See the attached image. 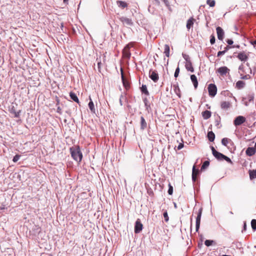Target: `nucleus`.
Segmentation results:
<instances>
[{"label":"nucleus","instance_id":"nucleus-1","mask_svg":"<svg viewBox=\"0 0 256 256\" xmlns=\"http://www.w3.org/2000/svg\"><path fill=\"white\" fill-rule=\"evenodd\" d=\"M70 152L72 158L77 162H80L82 158V154L79 146L70 148Z\"/></svg>","mask_w":256,"mask_h":256},{"label":"nucleus","instance_id":"nucleus-2","mask_svg":"<svg viewBox=\"0 0 256 256\" xmlns=\"http://www.w3.org/2000/svg\"><path fill=\"white\" fill-rule=\"evenodd\" d=\"M202 208L201 207L199 208L197 216L196 218V232H198L200 229V220L202 217Z\"/></svg>","mask_w":256,"mask_h":256},{"label":"nucleus","instance_id":"nucleus-3","mask_svg":"<svg viewBox=\"0 0 256 256\" xmlns=\"http://www.w3.org/2000/svg\"><path fill=\"white\" fill-rule=\"evenodd\" d=\"M208 92L209 96L211 97H214L217 92V88L215 84H210L208 86Z\"/></svg>","mask_w":256,"mask_h":256},{"label":"nucleus","instance_id":"nucleus-4","mask_svg":"<svg viewBox=\"0 0 256 256\" xmlns=\"http://www.w3.org/2000/svg\"><path fill=\"white\" fill-rule=\"evenodd\" d=\"M149 78L154 82H156L158 79L159 76L156 70H153L152 69L149 72Z\"/></svg>","mask_w":256,"mask_h":256},{"label":"nucleus","instance_id":"nucleus-5","mask_svg":"<svg viewBox=\"0 0 256 256\" xmlns=\"http://www.w3.org/2000/svg\"><path fill=\"white\" fill-rule=\"evenodd\" d=\"M246 118L242 116H236L234 120V124L236 126H239L245 122Z\"/></svg>","mask_w":256,"mask_h":256},{"label":"nucleus","instance_id":"nucleus-6","mask_svg":"<svg viewBox=\"0 0 256 256\" xmlns=\"http://www.w3.org/2000/svg\"><path fill=\"white\" fill-rule=\"evenodd\" d=\"M143 228V225L140 219H137L134 224V232L136 234L140 233Z\"/></svg>","mask_w":256,"mask_h":256},{"label":"nucleus","instance_id":"nucleus-7","mask_svg":"<svg viewBox=\"0 0 256 256\" xmlns=\"http://www.w3.org/2000/svg\"><path fill=\"white\" fill-rule=\"evenodd\" d=\"M120 72H121V78H122V82L123 86L126 88L128 89V88H130V82L128 81V80H126L124 76V72H123V70H122V68H120Z\"/></svg>","mask_w":256,"mask_h":256},{"label":"nucleus","instance_id":"nucleus-8","mask_svg":"<svg viewBox=\"0 0 256 256\" xmlns=\"http://www.w3.org/2000/svg\"><path fill=\"white\" fill-rule=\"evenodd\" d=\"M254 94H248L246 97L244 98H242V101L244 102L245 106H248V102H254Z\"/></svg>","mask_w":256,"mask_h":256},{"label":"nucleus","instance_id":"nucleus-9","mask_svg":"<svg viewBox=\"0 0 256 256\" xmlns=\"http://www.w3.org/2000/svg\"><path fill=\"white\" fill-rule=\"evenodd\" d=\"M130 47L128 44L122 50V55L125 58L129 59L131 56V53L130 51Z\"/></svg>","mask_w":256,"mask_h":256},{"label":"nucleus","instance_id":"nucleus-10","mask_svg":"<svg viewBox=\"0 0 256 256\" xmlns=\"http://www.w3.org/2000/svg\"><path fill=\"white\" fill-rule=\"evenodd\" d=\"M119 20L124 25H127L129 26H132L133 25V22L132 19L130 18L124 16H122L119 18Z\"/></svg>","mask_w":256,"mask_h":256},{"label":"nucleus","instance_id":"nucleus-11","mask_svg":"<svg viewBox=\"0 0 256 256\" xmlns=\"http://www.w3.org/2000/svg\"><path fill=\"white\" fill-rule=\"evenodd\" d=\"M200 174V170L196 168V166L194 165L192 167V180L193 182H196L197 180V177Z\"/></svg>","mask_w":256,"mask_h":256},{"label":"nucleus","instance_id":"nucleus-12","mask_svg":"<svg viewBox=\"0 0 256 256\" xmlns=\"http://www.w3.org/2000/svg\"><path fill=\"white\" fill-rule=\"evenodd\" d=\"M236 57L239 60L244 62L247 61L248 58V56L244 52H242L238 53Z\"/></svg>","mask_w":256,"mask_h":256},{"label":"nucleus","instance_id":"nucleus-13","mask_svg":"<svg viewBox=\"0 0 256 256\" xmlns=\"http://www.w3.org/2000/svg\"><path fill=\"white\" fill-rule=\"evenodd\" d=\"M216 33L218 35V38L219 40H222L224 37V31L223 29L220 27L218 26L216 28Z\"/></svg>","mask_w":256,"mask_h":256},{"label":"nucleus","instance_id":"nucleus-14","mask_svg":"<svg viewBox=\"0 0 256 256\" xmlns=\"http://www.w3.org/2000/svg\"><path fill=\"white\" fill-rule=\"evenodd\" d=\"M142 100L144 104V106L146 108V110L148 112H150V111H151V106H150V103L148 100V98L146 97H144L142 98Z\"/></svg>","mask_w":256,"mask_h":256},{"label":"nucleus","instance_id":"nucleus-15","mask_svg":"<svg viewBox=\"0 0 256 256\" xmlns=\"http://www.w3.org/2000/svg\"><path fill=\"white\" fill-rule=\"evenodd\" d=\"M230 71V70L225 66H221L218 69V72L222 76H224Z\"/></svg>","mask_w":256,"mask_h":256},{"label":"nucleus","instance_id":"nucleus-16","mask_svg":"<svg viewBox=\"0 0 256 256\" xmlns=\"http://www.w3.org/2000/svg\"><path fill=\"white\" fill-rule=\"evenodd\" d=\"M9 111L10 114H14V118H18L20 117L21 110H20L18 112H16V108L14 106H12V107L10 108Z\"/></svg>","mask_w":256,"mask_h":256},{"label":"nucleus","instance_id":"nucleus-17","mask_svg":"<svg viewBox=\"0 0 256 256\" xmlns=\"http://www.w3.org/2000/svg\"><path fill=\"white\" fill-rule=\"evenodd\" d=\"M256 152V148L254 147H248L247 148L246 151V154L249 156H252Z\"/></svg>","mask_w":256,"mask_h":256},{"label":"nucleus","instance_id":"nucleus-18","mask_svg":"<svg viewBox=\"0 0 256 256\" xmlns=\"http://www.w3.org/2000/svg\"><path fill=\"white\" fill-rule=\"evenodd\" d=\"M140 128L141 130H144L147 128V123L144 118V116H142L140 117Z\"/></svg>","mask_w":256,"mask_h":256},{"label":"nucleus","instance_id":"nucleus-19","mask_svg":"<svg viewBox=\"0 0 256 256\" xmlns=\"http://www.w3.org/2000/svg\"><path fill=\"white\" fill-rule=\"evenodd\" d=\"M89 98H90V102L88 104V108L92 113L96 114V109L94 108V102H92V100L91 99L90 96H89Z\"/></svg>","mask_w":256,"mask_h":256},{"label":"nucleus","instance_id":"nucleus-20","mask_svg":"<svg viewBox=\"0 0 256 256\" xmlns=\"http://www.w3.org/2000/svg\"><path fill=\"white\" fill-rule=\"evenodd\" d=\"M231 104L228 102H222L220 104V107L222 109L224 110H227L230 108Z\"/></svg>","mask_w":256,"mask_h":256},{"label":"nucleus","instance_id":"nucleus-21","mask_svg":"<svg viewBox=\"0 0 256 256\" xmlns=\"http://www.w3.org/2000/svg\"><path fill=\"white\" fill-rule=\"evenodd\" d=\"M174 88V90L175 92V94L179 97L180 98V90L179 88L178 85V82H176V84H174L173 85Z\"/></svg>","mask_w":256,"mask_h":256},{"label":"nucleus","instance_id":"nucleus-22","mask_svg":"<svg viewBox=\"0 0 256 256\" xmlns=\"http://www.w3.org/2000/svg\"><path fill=\"white\" fill-rule=\"evenodd\" d=\"M185 67L188 71H190L192 72H194V68L192 66L191 60L186 63Z\"/></svg>","mask_w":256,"mask_h":256},{"label":"nucleus","instance_id":"nucleus-23","mask_svg":"<svg viewBox=\"0 0 256 256\" xmlns=\"http://www.w3.org/2000/svg\"><path fill=\"white\" fill-rule=\"evenodd\" d=\"M214 116H215V119H214L215 125L218 128H220L221 126L220 117L218 114H216V115H215Z\"/></svg>","mask_w":256,"mask_h":256},{"label":"nucleus","instance_id":"nucleus-24","mask_svg":"<svg viewBox=\"0 0 256 256\" xmlns=\"http://www.w3.org/2000/svg\"><path fill=\"white\" fill-rule=\"evenodd\" d=\"M140 90L142 94H144L145 95L148 96L150 95V93L148 90L147 89V86L146 84H142V86L140 88Z\"/></svg>","mask_w":256,"mask_h":256},{"label":"nucleus","instance_id":"nucleus-25","mask_svg":"<svg viewBox=\"0 0 256 256\" xmlns=\"http://www.w3.org/2000/svg\"><path fill=\"white\" fill-rule=\"evenodd\" d=\"M190 80L194 84L195 88H196L198 86V81L196 76L194 74L190 76Z\"/></svg>","mask_w":256,"mask_h":256},{"label":"nucleus","instance_id":"nucleus-26","mask_svg":"<svg viewBox=\"0 0 256 256\" xmlns=\"http://www.w3.org/2000/svg\"><path fill=\"white\" fill-rule=\"evenodd\" d=\"M202 116L204 120H208L209 118L212 115V113L210 111L206 110L202 112Z\"/></svg>","mask_w":256,"mask_h":256},{"label":"nucleus","instance_id":"nucleus-27","mask_svg":"<svg viewBox=\"0 0 256 256\" xmlns=\"http://www.w3.org/2000/svg\"><path fill=\"white\" fill-rule=\"evenodd\" d=\"M207 136L210 142H212L215 139V134L212 131H209L208 132Z\"/></svg>","mask_w":256,"mask_h":256},{"label":"nucleus","instance_id":"nucleus-28","mask_svg":"<svg viewBox=\"0 0 256 256\" xmlns=\"http://www.w3.org/2000/svg\"><path fill=\"white\" fill-rule=\"evenodd\" d=\"M70 96L72 100L74 102H76L78 104H80L79 100L76 96V94L74 92H70Z\"/></svg>","mask_w":256,"mask_h":256},{"label":"nucleus","instance_id":"nucleus-29","mask_svg":"<svg viewBox=\"0 0 256 256\" xmlns=\"http://www.w3.org/2000/svg\"><path fill=\"white\" fill-rule=\"evenodd\" d=\"M224 155V154L218 151L216 152H214L213 154V156L218 160H222Z\"/></svg>","mask_w":256,"mask_h":256},{"label":"nucleus","instance_id":"nucleus-30","mask_svg":"<svg viewBox=\"0 0 256 256\" xmlns=\"http://www.w3.org/2000/svg\"><path fill=\"white\" fill-rule=\"evenodd\" d=\"M118 6L122 8H124L128 6V4L124 1L118 0L116 2Z\"/></svg>","mask_w":256,"mask_h":256},{"label":"nucleus","instance_id":"nucleus-31","mask_svg":"<svg viewBox=\"0 0 256 256\" xmlns=\"http://www.w3.org/2000/svg\"><path fill=\"white\" fill-rule=\"evenodd\" d=\"M248 173L250 180L256 178V170H249Z\"/></svg>","mask_w":256,"mask_h":256},{"label":"nucleus","instance_id":"nucleus-32","mask_svg":"<svg viewBox=\"0 0 256 256\" xmlns=\"http://www.w3.org/2000/svg\"><path fill=\"white\" fill-rule=\"evenodd\" d=\"M194 21V19L192 18H191L188 20L186 23V28L188 29H190V28L193 26Z\"/></svg>","mask_w":256,"mask_h":256},{"label":"nucleus","instance_id":"nucleus-33","mask_svg":"<svg viewBox=\"0 0 256 256\" xmlns=\"http://www.w3.org/2000/svg\"><path fill=\"white\" fill-rule=\"evenodd\" d=\"M245 85V82L242 80H238L236 83V87L238 89L242 88Z\"/></svg>","mask_w":256,"mask_h":256},{"label":"nucleus","instance_id":"nucleus-34","mask_svg":"<svg viewBox=\"0 0 256 256\" xmlns=\"http://www.w3.org/2000/svg\"><path fill=\"white\" fill-rule=\"evenodd\" d=\"M216 244V242L214 240H206L204 242V244L206 246H212V244Z\"/></svg>","mask_w":256,"mask_h":256},{"label":"nucleus","instance_id":"nucleus-35","mask_svg":"<svg viewBox=\"0 0 256 256\" xmlns=\"http://www.w3.org/2000/svg\"><path fill=\"white\" fill-rule=\"evenodd\" d=\"M170 49L169 46L168 44H166L164 45V53L165 54V55L166 56H167V57L170 56Z\"/></svg>","mask_w":256,"mask_h":256},{"label":"nucleus","instance_id":"nucleus-36","mask_svg":"<svg viewBox=\"0 0 256 256\" xmlns=\"http://www.w3.org/2000/svg\"><path fill=\"white\" fill-rule=\"evenodd\" d=\"M210 165V162L208 160H206L204 162L201 167V170H204L206 169Z\"/></svg>","mask_w":256,"mask_h":256},{"label":"nucleus","instance_id":"nucleus-37","mask_svg":"<svg viewBox=\"0 0 256 256\" xmlns=\"http://www.w3.org/2000/svg\"><path fill=\"white\" fill-rule=\"evenodd\" d=\"M230 141H231L230 139L226 138H224L222 140V145L224 146H227L228 144Z\"/></svg>","mask_w":256,"mask_h":256},{"label":"nucleus","instance_id":"nucleus-38","mask_svg":"<svg viewBox=\"0 0 256 256\" xmlns=\"http://www.w3.org/2000/svg\"><path fill=\"white\" fill-rule=\"evenodd\" d=\"M206 2L210 7H214L216 4V2L214 0H206Z\"/></svg>","mask_w":256,"mask_h":256},{"label":"nucleus","instance_id":"nucleus-39","mask_svg":"<svg viewBox=\"0 0 256 256\" xmlns=\"http://www.w3.org/2000/svg\"><path fill=\"white\" fill-rule=\"evenodd\" d=\"M251 226L253 231H255L256 230V220L252 219L251 221Z\"/></svg>","mask_w":256,"mask_h":256},{"label":"nucleus","instance_id":"nucleus-40","mask_svg":"<svg viewBox=\"0 0 256 256\" xmlns=\"http://www.w3.org/2000/svg\"><path fill=\"white\" fill-rule=\"evenodd\" d=\"M168 192L170 195H172L173 194V187L170 183L168 184Z\"/></svg>","mask_w":256,"mask_h":256},{"label":"nucleus","instance_id":"nucleus-41","mask_svg":"<svg viewBox=\"0 0 256 256\" xmlns=\"http://www.w3.org/2000/svg\"><path fill=\"white\" fill-rule=\"evenodd\" d=\"M182 56L183 58L186 61V62L190 61V58L188 55L182 53Z\"/></svg>","mask_w":256,"mask_h":256},{"label":"nucleus","instance_id":"nucleus-42","mask_svg":"<svg viewBox=\"0 0 256 256\" xmlns=\"http://www.w3.org/2000/svg\"><path fill=\"white\" fill-rule=\"evenodd\" d=\"M164 218L166 222H168L169 220L168 214L166 210L163 214Z\"/></svg>","mask_w":256,"mask_h":256},{"label":"nucleus","instance_id":"nucleus-43","mask_svg":"<svg viewBox=\"0 0 256 256\" xmlns=\"http://www.w3.org/2000/svg\"><path fill=\"white\" fill-rule=\"evenodd\" d=\"M20 156L19 155V154H16V156H14L12 158V161L14 162H17L20 158Z\"/></svg>","mask_w":256,"mask_h":256},{"label":"nucleus","instance_id":"nucleus-44","mask_svg":"<svg viewBox=\"0 0 256 256\" xmlns=\"http://www.w3.org/2000/svg\"><path fill=\"white\" fill-rule=\"evenodd\" d=\"M215 36L213 34L211 35L210 36V43L211 44H214L215 43Z\"/></svg>","mask_w":256,"mask_h":256},{"label":"nucleus","instance_id":"nucleus-45","mask_svg":"<svg viewBox=\"0 0 256 256\" xmlns=\"http://www.w3.org/2000/svg\"><path fill=\"white\" fill-rule=\"evenodd\" d=\"M180 69L179 68L178 66L176 70H175V72H174V76L176 78L178 76V74H179V73H180Z\"/></svg>","mask_w":256,"mask_h":256},{"label":"nucleus","instance_id":"nucleus-46","mask_svg":"<svg viewBox=\"0 0 256 256\" xmlns=\"http://www.w3.org/2000/svg\"><path fill=\"white\" fill-rule=\"evenodd\" d=\"M225 160L226 162H227L228 163L232 162L230 158L225 155H224V156L222 157V160Z\"/></svg>","mask_w":256,"mask_h":256},{"label":"nucleus","instance_id":"nucleus-47","mask_svg":"<svg viewBox=\"0 0 256 256\" xmlns=\"http://www.w3.org/2000/svg\"><path fill=\"white\" fill-rule=\"evenodd\" d=\"M184 147V144L182 142H181V143H180L178 145V146H177V149L178 150H181L182 148H183Z\"/></svg>","mask_w":256,"mask_h":256},{"label":"nucleus","instance_id":"nucleus-48","mask_svg":"<svg viewBox=\"0 0 256 256\" xmlns=\"http://www.w3.org/2000/svg\"><path fill=\"white\" fill-rule=\"evenodd\" d=\"M250 78V76L249 74H246V75L242 76L241 78L243 79V80H248V79Z\"/></svg>","mask_w":256,"mask_h":256},{"label":"nucleus","instance_id":"nucleus-49","mask_svg":"<svg viewBox=\"0 0 256 256\" xmlns=\"http://www.w3.org/2000/svg\"><path fill=\"white\" fill-rule=\"evenodd\" d=\"M124 98V96H123L122 94H121L120 96V100H119V101H120V104L121 106H122L123 105V104H122V100L123 98Z\"/></svg>","mask_w":256,"mask_h":256},{"label":"nucleus","instance_id":"nucleus-50","mask_svg":"<svg viewBox=\"0 0 256 256\" xmlns=\"http://www.w3.org/2000/svg\"><path fill=\"white\" fill-rule=\"evenodd\" d=\"M226 42L228 45H232L234 43V42L232 39H227L226 40Z\"/></svg>","mask_w":256,"mask_h":256},{"label":"nucleus","instance_id":"nucleus-51","mask_svg":"<svg viewBox=\"0 0 256 256\" xmlns=\"http://www.w3.org/2000/svg\"><path fill=\"white\" fill-rule=\"evenodd\" d=\"M238 70L242 72H244V65L242 64H240L239 67H238Z\"/></svg>","mask_w":256,"mask_h":256},{"label":"nucleus","instance_id":"nucleus-52","mask_svg":"<svg viewBox=\"0 0 256 256\" xmlns=\"http://www.w3.org/2000/svg\"><path fill=\"white\" fill-rule=\"evenodd\" d=\"M246 222H244V225H243V228L242 230V232H244L246 231Z\"/></svg>","mask_w":256,"mask_h":256},{"label":"nucleus","instance_id":"nucleus-53","mask_svg":"<svg viewBox=\"0 0 256 256\" xmlns=\"http://www.w3.org/2000/svg\"><path fill=\"white\" fill-rule=\"evenodd\" d=\"M148 10L151 14H154V8H151L150 6H149L148 8Z\"/></svg>","mask_w":256,"mask_h":256},{"label":"nucleus","instance_id":"nucleus-54","mask_svg":"<svg viewBox=\"0 0 256 256\" xmlns=\"http://www.w3.org/2000/svg\"><path fill=\"white\" fill-rule=\"evenodd\" d=\"M225 53H224V52L223 50L222 51H219L218 52V54H217V56H220L223 54H224Z\"/></svg>","mask_w":256,"mask_h":256},{"label":"nucleus","instance_id":"nucleus-55","mask_svg":"<svg viewBox=\"0 0 256 256\" xmlns=\"http://www.w3.org/2000/svg\"><path fill=\"white\" fill-rule=\"evenodd\" d=\"M231 48L232 47L230 46H227L224 48V50L223 51L224 52V53H226L228 50H230Z\"/></svg>","mask_w":256,"mask_h":256},{"label":"nucleus","instance_id":"nucleus-56","mask_svg":"<svg viewBox=\"0 0 256 256\" xmlns=\"http://www.w3.org/2000/svg\"><path fill=\"white\" fill-rule=\"evenodd\" d=\"M56 112L58 114H62V108L58 106L57 109H56Z\"/></svg>","mask_w":256,"mask_h":256},{"label":"nucleus","instance_id":"nucleus-57","mask_svg":"<svg viewBox=\"0 0 256 256\" xmlns=\"http://www.w3.org/2000/svg\"><path fill=\"white\" fill-rule=\"evenodd\" d=\"M210 148L212 150V154H214V152H216L217 150H216L214 148L213 146H210Z\"/></svg>","mask_w":256,"mask_h":256},{"label":"nucleus","instance_id":"nucleus-58","mask_svg":"<svg viewBox=\"0 0 256 256\" xmlns=\"http://www.w3.org/2000/svg\"><path fill=\"white\" fill-rule=\"evenodd\" d=\"M232 47V48H240V45L238 44H234V45H233V46H230Z\"/></svg>","mask_w":256,"mask_h":256},{"label":"nucleus","instance_id":"nucleus-59","mask_svg":"<svg viewBox=\"0 0 256 256\" xmlns=\"http://www.w3.org/2000/svg\"><path fill=\"white\" fill-rule=\"evenodd\" d=\"M252 44H253L254 46H255L256 45V40L253 41L252 42Z\"/></svg>","mask_w":256,"mask_h":256},{"label":"nucleus","instance_id":"nucleus-60","mask_svg":"<svg viewBox=\"0 0 256 256\" xmlns=\"http://www.w3.org/2000/svg\"><path fill=\"white\" fill-rule=\"evenodd\" d=\"M100 64H101L100 62H98V68H100Z\"/></svg>","mask_w":256,"mask_h":256},{"label":"nucleus","instance_id":"nucleus-61","mask_svg":"<svg viewBox=\"0 0 256 256\" xmlns=\"http://www.w3.org/2000/svg\"><path fill=\"white\" fill-rule=\"evenodd\" d=\"M68 0H63L64 4L68 3Z\"/></svg>","mask_w":256,"mask_h":256},{"label":"nucleus","instance_id":"nucleus-62","mask_svg":"<svg viewBox=\"0 0 256 256\" xmlns=\"http://www.w3.org/2000/svg\"><path fill=\"white\" fill-rule=\"evenodd\" d=\"M246 66H247L248 67H249V68L250 67V64H249L248 62H247V63L246 64Z\"/></svg>","mask_w":256,"mask_h":256},{"label":"nucleus","instance_id":"nucleus-63","mask_svg":"<svg viewBox=\"0 0 256 256\" xmlns=\"http://www.w3.org/2000/svg\"><path fill=\"white\" fill-rule=\"evenodd\" d=\"M164 2L165 3V4H167L168 2V0H163Z\"/></svg>","mask_w":256,"mask_h":256},{"label":"nucleus","instance_id":"nucleus-64","mask_svg":"<svg viewBox=\"0 0 256 256\" xmlns=\"http://www.w3.org/2000/svg\"><path fill=\"white\" fill-rule=\"evenodd\" d=\"M231 256L226 255V254H223V255H222V256Z\"/></svg>","mask_w":256,"mask_h":256}]
</instances>
